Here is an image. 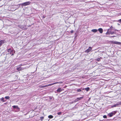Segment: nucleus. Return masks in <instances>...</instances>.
Here are the masks:
<instances>
[{"label":"nucleus","mask_w":121,"mask_h":121,"mask_svg":"<svg viewBox=\"0 0 121 121\" xmlns=\"http://www.w3.org/2000/svg\"><path fill=\"white\" fill-rule=\"evenodd\" d=\"M24 65H23L20 64L18 66L17 68V69L18 71H21L26 68V67H22V66Z\"/></svg>","instance_id":"obj_1"},{"label":"nucleus","mask_w":121,"mask_h":121,"mask_svg":"<svg viewBox=\"0 0 121 121\" xmlns=\"http://www.w3.org/2000/svg\"><path fill=\"white\" fill-rule=\"evenodd\" d=\"M13 51L10 49H8V55L12 56L13 55Z\"/></svg>","instance_id":"obj_2"},{"label":"nucleus","mask_w":121,"mask_h":121,"mask_svg":"<svg viewBox=\"0 0 121 121\" xmlns=\"http://www.w3.org/2000/svg\"><path fill=\"white\" fill-rule=\"evenodd\" d=\"M30 2L29 1H28L24 3H23L21 4H21L22 6H26L27 5H29Z\"/></svg>","instance_id":"obj_3"},{"label":"nucleus","mask_w":121,"mask_h":121,"mask_svg":"<svg viewBox=\"0 0 121 121\" xmlns=\"http://www.w3.org/2000/svg\"><path fill=\"white\" fill-rule=\"evenodd\" d=\"M116 113V112L115 111H114L113 112H112L111 113H109L108 114V116L110 117H111L113 115H114Z\"/></svg>","instance_id":"obj_4"},{"label":"nucleus","mask_w":121,"mask_h":121,"mask_svg":"<svg viewBox=\"0 0 121 121\" xmlns=\"http://www.w3.org/2000/svg\"><path fill=\"white\" fill-rule=\"evenodd\" d=\"M92 50V48L91 47H89L85 51V52L86 53H89Z\"/></svg>","instance_id":"obj_5"},{"label":"nucleus","mask_w":121,"mask_h":121,"mask_svg":"<svg viewBox=\"0 0 121 121\" xmlns=\"http://www.w3.org/2000/svg\"><path fill=\"white\" fill-rule=\"evenodd\" d=\"M111 31V29H109L107 30V31L106 33V35H108L110 34Z\"/></svg>","instance_id":"obj_6"},{"label":"nucleus","mask_w":121,"mask_h":121,"mask_svg":"<svg viewBox=\"0 0 121 121\" xmlns=\"http://www.w3.org/2000/svg\"><path fill=\"white\" fill-rule=\"evenodd\" d=\"M60 83V82H56L54 83H53L49 84L48 85H48V86H51V85H54V84H55L59 83Z\"/></svg>","instance_id":"obj_7"},{"label":"nucleus","mask_w":121,"mask_h":121,"mask_svg":"<svg viewBox=\"0 0 121 121\" xmlns=\"http://www.w3.org/2000/svg\"><path fill=\"white\" fill-rule=\"evenodd\" d=\"M98 30L99 31L100 33L101 34L102 33L103 30L102 28H99L98 29Z\"/></svg>","instance_id":"obj_8"},{"label":"nucleus","mask_w":121,"mask_h":121,"mask_svg":"<svg viewBox=\"0 0 121 121\" xmlns=\"http://www.w3.org/2000/svg\"><path fill=\"white\" fill-rule=\"evenodd\" d=\"M83 98V97H82L80 98H77L76 99V101H77L78 100H80L82 99Z\"/></svg>","instance_id":"obj_9"},{"label":"nucleus","mask_w":121,"mask_h":121,"mask_svg":"<svg viewBox=\"0 0 121 121\" xmlns=\"http://www.w3.org/2000/svg\"><path fill=\"white\" fill-rule=\"evenodd\" d=\"M113 43L116 44L120 45L121 44V43L118 42L117 41H115L113 42Z\"/></svg>","instance_id":"obj_10"},{"label":"nucleus","mask_w":121,"mask_h":121,"mask_svg":"<svg viewBox=\"0 0 121 121\" xmlns=\"http://www.w3.org/2000/svg\"><path fill=\"white\" fill-rule=\"evenodd\" d=\"M62 90L60 88H58V89L56 90V91L58 92H60Z\"/></svg>","instance_id":"obj_11"},{"label":"nucleus","mask_w":121,"mask_h":121,"mask_svg":"<svg viewBox=\"0 0 121 121\" xmlns=\"http://www.w3.org/2000/svg\"><path fill=\"white\" fill-rule=\"evenodd\" d=\"M13 108L14 109H17L18 110L19 109V108L17 106H13Z\"/></svg>","instance_id":"obj_12"},{"label":"nucleus","mask_w":121,"mask_h":121,"mask_svg":"<svg viewBox=\"0 0 121 121\" xmlns=\"http://www.w3.org/2000/svg\"><path fill=\"white\" fill-rule=\"evenodd\" d=\"M91 31L94 33H96L98 31V30L96 29H93L91 30Z\"/></svg>","instance_id":"obj_13"},{"label":"nucleus","mask_w":121,"mask_h":121,"mask_svg":"<svg viewBox=\"0 0 121 121\" xmlns=\"http://www.w3.org/2000/svg\"><path fill=\"white\" fill-rule=\"evenodd\" d=\"M48 86L47 85H46L43 86H39L40 88H44Z\"/></svg>","instance_id":"obj_14"},{"label":"nucleus","mask_w":121,"mask_h":121,"mask_svg":"<svg viewBox=\"0 0 121 121\" xmlns=\"http://www.w3.org/2000/svg\"><path fill=\"white\" fill-rule=\"evenodd\" d=\"M89 89H90V88L89 87H87L86 88H85V90L86 91H88Z\"/></svg>","instance_id":"obj_15"},{"label":"nucleus","mask_w":121,"mask_h":121,"mask_svg":"<svg viewBox=\"0 0 121 121\" xmlns=\"http://www.w3.org/2000/svg\"><path fill=\"white\" fill-rule=\"evenodd\" d=\"M48 117L50 119L52 118L53 117V116L52 115H50L48 116Z\"/></svg>","instance_id":"obj_16"},{"label":"nucleus","mask_w":121,"mask_h":121,"mask_svg":"<svg viewBox=\"0 0 121 121\" xmlns=\"http://www.w3.org/2000/svg\"><path fill=\"white\" fill-rule=\"evenodd\" d=\"M81 90L80 89H78L77 90V91L78 92L81 91Z\"/></svg>","instance_id":"obj_17"},{"label":"nucleus","mask_w":121,"mask_h":121,"mask_svg":"<svg viewBox=\"0 0 121 121\" xmlns=\"http://www.w3.org/2000/svg\"><path fill=\"white\" fill-rule=\"evenodd\" d=\"M100 58H98L96 59V60L97 61H100Z\"/></svg>","instance_id":"obj_18"},{"label":"nucleus","mask_w":121,"mask_h":121,"mask_svg":"<svg viewBox=\"0 0 121 121\" xmlns=\"http://www.w3.org/2000/svg\"><path fill=\"white\" fill-rule=\"evenodd\" d=\"M0 99L2 101H3V102H5V100H4V98L3 97H2V98Z\"/></svg>","instance_id":"obj_19"},{"label":"nucleus","mask_w":121,"mask_h":121,"mask_svg":"<svg viewBox=\"0 0 121 121\" xmlns=\"http://www.w3.org/2000/svg\"><path fill=\"white\" fill-rule=\"evenodd\" d=\"M44 118V117H40V119L41 121L43 120V119Z\"/></svg>","instance_id":"obj_20"},{"label":"nucleus","mask_w":121,"mask_h":121,"mask_svg":"<svg viewBox=\"0 0 121 121\" xmlns=\"http://www.w3.org/2000/svg\"><path fill=\"white\" fill-rule=\"evenodd\" d=\"M117 106H118V104H117L113 105V107H115Z\"/></svg>","instance_id":"obj_21"},{"label":"nucleus","mask_w":121,"mask_h":121,"mask_svg":"<svg viewBox=\"0 0 121 121\" xmlns=\"http://www.w3.org/2000/svg\"><path fill=\"white\" fill-rule=\"evenodd\" d=\"M103 117L104 118H107V116L106 115H104L103 116Z\"/></svg>","instance_id":"obj_22"},{"label":"nucleus","mask_w":121,"mask_h":121,"mask_svg":"<svg viewBox=\"0 0 121 121\" xmlns=\"http://www.w3.org/2000/svg\"><path fill=\"white\" fill-rule=\"evenodd\" d=\"M57 113L58 115H61V112H58Z\"/></svg>","instance_id":"obj_23"},{"label":"nucleus","mask_w":121,"mask_h":121,"mask_svg":"<svg viewBox=\"0 0 121 121\" xmlns=\"http://www.w3.org/2000/svg\"><path fill=\"white\" fill-rule=\"evenodd\" d=\"M114 32H112L111 31V32L110 33V34H111L112 35L113 34H114Z\"/></svg>","instance_id":"obj_24"},{"label":"nucleus","mask_w":121,"mask_h":121,"mask_svg":"<svg viewBox=\"0 0 121 121\" xmlns=\"http://www.w3.org/2000/svg\"><path fill=\"white\" fill-rule=\"evenodd\" d=\"M118 104V105H121V102H119L118 104Z\"/></svg>","instance_id":"obj_25"},{"label":"nucleus","mask_w":121,"mask_h":121,"mask_svg":"<svg viewBox=\"0 0 121 121\" xmlns=\"http://www.w3.org/2000/svg\"><path fill=\"white\" fill-rule=\"evenodd\" d=\"M74 32V31L73 30H72L70 31V32L71 33H73Z\"/></svg>","instance_id":"obj_26"},{"label":"nucleus","mask_w":121,"mask_h":121,"mask_svg":"<svg viewBox=\"0 0 121 121\" xmlns=\"http://www.w3.org/2000/svg\"><path fill=\"white\" fill-rule=\"evenodd\" d=\"M116 36H110V38L114 37H115Z\"/></svg>","instance_id":"obj_27"},{"label":"nucleus","mask_w":121,"mask_h":121,"mask_svg":"<svg viewBox=\"0 0 121 121\" xmlns=\"http://www.w3.org/2000/svg\"><path fill=\"white\" fill-rule=\"evenodd\" d=\"M112 28H113V27L112 26H111L110 27V28L109 29H111V30L112 29Z\"/></svg>","instance_id":"obj_28"},{"label":"nucleus","mask_w":121,"mask_h":121,"mask_svg":"<svg viewBox=\"0 0 121 121\" xmlns=\"http://www.w3.org/2000/svg\"><path fill=\"white\" fill-rule=\"evenodd\" d=\"M5 98L6 99H8V96H6L5 97Z\"/></svg>","instance_id":"obj_29"},{"label":"nucleus","mask_w":121,"mask_h":121,"mask_svg":"<svg viewBox=\"0 0 121 121\" xmlns=\"http://www.w3.org/2000/svg\"><path fill=\"white\" fill-rule=\"evenodd\" d=\"M119 21H120V22H121V19H120L119 20Z\"/></svg>","instance_id":"obj_30"},{"label":"nucleus","mask_w":121,"mask_h":121,"mask_svg":"<svg viewBox=\"0 0 121 121\" xmlns=\"http://www.w3.org/2000/svg\"><path fill=\"white\" fill-rule=\"evenodd\" d=\"M16 77H17V75H16V76H15V78H16Z\"/></svg>","instance_id":"obj_31"},{"label":"nucleus","mask_w":121,"mask_h":121,"mask_svg":"<svg viewBox=\"0 0 121 121\" xmlns=\"http://www.w3.org/2000/svg\"><path fill=\"white\" fill-rule=\"evenodd\" d=\"M9 97L8 96V99H9Z\"/></svg>","instance_id":"obj_32"},{"label":"nucleus","mask_w":121,"mask_h":121,"mask_svg":"<svg viewBox=\"0 0 121 121\" xmlns=\"http://www.w3.org/2000/svg\"><path fill=\"white\" fill-rule=\"evenodd\" d=\"M49 98H50V99H52V98H51V97H50H50Z\"/></svg>","instance_id":"obj_33"}]
</instances>
